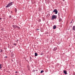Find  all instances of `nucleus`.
<instances>
[{"label": "nucleus", "mask_w": 75, "mask_h": 75, "mask_svg": "<svg viewBox=\"0 0 75 75\" xmlns=\"http://www.w3.org/2000/svg\"><path fill=\"white\" fill-rule=\"evenodd\" d=\"M13 4V2H10V3L8 4L7 6H6V8H7L8 7H10V6H12V5Z\"/></svg>", "instance_id": "1"}, {"label": "nucleus", "mask_w": 75, "mask_h": 75, "mask_svg": "<svg viewBox=\"0 0 75 75\" xmlns=\"http://www.w3.org/2000/svg\"><path fill=\"white\" fill-rule=\"evenodd\" d=\"M13 29H16L17 28H18V29H20V27H19V26H16V25H13Z\"/></svg>", "instance_id": "2"}, {"label": "nucleus", "mask_w": 75, "mask_h": 75, "mask_svg": "<svg viewBox=\"0 0 75 75\" xmlns=\"http://www.w3.org/2000/svg\"><path fill=\"white\" fill-rule=\"evenodd\" d=\"M57 18V16H52L51 18V19H52V20H54V19H56V18Z\"/></svg>", "instance_id": "3"}, {"label": "nucleus", "mask_w": 75, "mask_h": 75, "mask_svg": "<svg viewBox=\"0 0 75 75\" xmlns=\"http://www.w3.org/2000/svg\"><path fill=\"white\" fill-rule=\"evenodd\" d=\"M53 12L54 13L55 12V14H57L58 13V10L57 9H54L53 10Z\"/></svg>", "instance_id": "4"}, {"label": "nucleus", "mask_w": 75, "mask_h": 75, "mask_svg": "<svg viewBox=\"0 0 75 75\" xmlns=\"http://www.w3.org/2000/svg\"><path fill=\"white\" fill-rule=\"evenodd\" d=\"M57 47H54V49H53V51H54V52H55V51L57 50Z\"/></svg>", "instance_id": "5"}, {"label": "nucleus", "mask_w": 75, "mask_h": 75, "mask_svg": "<svg viewBox=\"0 0 75 75\" xmlns=\"http://www.w3.org/2000/svg\"><path fill=\"white\" fill-rule=\"evenodd\" d=\"M72 29L73 30L75 31V26H73Z\"/></svg>", "instance_id": "6"}, {"label": "nucleus", "mask_w": 75, "mask_h": 75, "mask_svg": "<svg viewBox=\"0 0 75 75\" xmlns=\"http://www.w3.org/2000/svg\"><path fill=\"white\" fill-rule=\"evenodd\" d=\"M56 28H57L56 26L54 25L53 26V29H55Z\"/></svg>", "instance_id": "7"}, {"label": "nucleus", "mask_w": 75, "mask_h": 75, "mask_svg": "<svg viewBox=\"0 0 75 75\" xmlns=\"http://www.w3.org/2000/svg\"><path fill=\"white\" fill-rule=\"evenodd\" d=\"M59 22H61L62 21V18H59Z\"/></svg>", "instance_id": "8"}, {"label": "nucleus", "mask_w": 75, "mask_h": 75, "mask_svg": "<svg viewBox=\"0 0 75 75\" xmlns=\"http://www.w3.org/2000/svg\"><path fill=\"white\" fill-rule=\"evenodd\" d=\"M64 74H67V71H66L65 70H64Z\"/></svg>", "instance_id": "9"}, {"label": "nucleus", "mask_w": 75, "mask_h": 75, "mask_svg": "<svg viewBox=\"0 0 75 75\" xmlns=\"http://www.w3.org/2000/svg\"><path fill=\"white\" fill-rule=\"evenodd\" d=\"M38 54H37V53L36 52H35V56H38Z\"/></svg>", "instance_id": "10"}, {"label": "nucleus", "mask_w": 75, "mask_h": 75, "mask_svg": "<svg viewBox=\"0 0 75 75\" xmlns=\"http://www.w3.org/2000/svg\"><path fill=\"white\" fill-rule=\"evenodd\" d=\"M15 12H17V9L16 8H15Z\"/></svg>", "instance_id": "11"}, {"label": "nucleus", "mask_w": 75, "mask_h": 75, "mask_svg": "<svg viewBox=\"0 0 75 75\" xmlns=\"http://www.w3.org/2000/svg\"><path fill=\"white\" fill-rule=\"evenodd\" d=\"M44 71L43 70H42L41 71V73H42Z\"/></svg>", "instance_id": "12"}, {"label": "nucleus", "mask_w": 75, "mask_h": 75, "mask_svg": "<svg viewBox=\"0 0 75 75\" xmlns=\"http://www.w3.org/2000/svg\"><path fill=\"white\" fill-rule=\"evenodd\" d=\"M0 52H3L2 50H1Z\"/></svg>", "instance_id": "13"}, {"label": "nucleus", "mask_w": 75, "mask_h": 75, "mask_svg": "<svg viewBox=\"0 0 75 75\" xmlns=\"http://www.w3.org/2000/svg\"><path fill=\"white\" fill-rule=\"evenodd\" d=\"M16 43H14V45H15V46H16Z\"/></svg>", "instance_id": "14"}, {"label": "nucleus", "mask_w": 75, "mask_h": 75, "mask_svg": "<svg viewBox=\"0 0 75 75\" xmlns=\"http://www.w3.org/2000/svg\"><path fill=\"white\" fill-rule=\"evenodd\" d=\"M1 69V66H0V69Z\"/></svg>", "instance_id": "15"}, {"label": "nucleus", "mask_w": 75, "mask_h": 75, "mask_svg": "<svg viewBox=\"0 0 75 75\" xmlns=\"http://www.w3.org/2000/svg\"><path fill=\"white\" fill-rule=\"evenodd\" d=\"M11 13H13V11H11Z\"/></svg>", "instance_id": "16"}, {"label": "nucleus", "mask_w": 75, "mask_h": 75, "mask_svg": "<svg viewBox=\"0 0 75 75\" xmlns=\"http://www.w3.org/2000/svg\"><path fill=\"white\" fill-rule=\"evenodd\" d=\"M4 49H6V48H5H5H4Z\"/></svg>", "instance_id": "17"}, {"label": "nucleus", "mask_w": 75, "mask_h": 75, "mask_svg": "<svg viewBox=\"0 0 75 75\" xmlns=\"http://www.w3.org/2000/svg\"><path fill=\"white\" fill-rule=\"evenodd\" d=\"M0 66H2L1 64H0Z\"/></svg>", "instance_id": "18"}, {"label": "nucleus", "mask_w": 75, "mask_h": 75, "mask_svg": "<svg viewBox=\"0 0 75 75\" xmlns=\"http://www.w3.org/2000/svg\"><path fill=\"white\" fill-rule=\"evenodd\" d=\"M37 30H39V29H37Z\"/></svg>", "instance_id": "19"}, {"label": "nucleus", "mask_w": 75, "mask_h": 75, "mask_svg": "<svg viewBox=\"0 0 75 75\" xmlns=\"http://www.w3.org/2000/svg\"><path fill=\"white\" fill-rule=\"evenodd\" d=\"M17 71H16V73H17Z\"/></svg>", "instance_id": "20"}, {"label": "nucleus", "mask_w": 75, "mask_h": 75, "mask_svg": "<svg viewBox=\"0 0 75 75\" xmlns=\"http://www.w3.org/2000/svg\"><path fill=\"white\" fill-rule=\"evenodd\" d=\"M2 19V18H0V20Z\"/></svg>", "instance_id": "21"}, {"label": "nucleus", "mask_w": 75, "mask_h": 75, "mask_svg": "<svg viewBox=\"0 0 75 75\" xmlns=\"http://www.w3.org/2000/svg\"><path fill=\"white\" fill-rule=\"evenodd\" d=\"M6 57H7V56H6Z\"/></svg>", "instance_id": "22"}, {"label": "nucleus", "mask_w": 75, "mask_h": 75, "mask_svg": "<svg viewBox=\"0 0 75 75\" xmlns=\"http://www.w3.org/2000/svg\"><path fill=\"white\" fill-rule=\"evenodd\" d=\"M71 23H72V22H71Z\"/></svg>", "instance_id": "23"}, {"label": "nucleus", "mask_w": 75, "mask_h": 75, "mask_svg": "<svg viewBox=\"0 0 75 75\" xmlns=\"http://www.w3.org/2000/svg\"><path fill=\"white\" fill-rule=\"evenodd\" d=\"M17 40H18V39Z\"/></svg>", "instance_id": "24"}]
</instances>
